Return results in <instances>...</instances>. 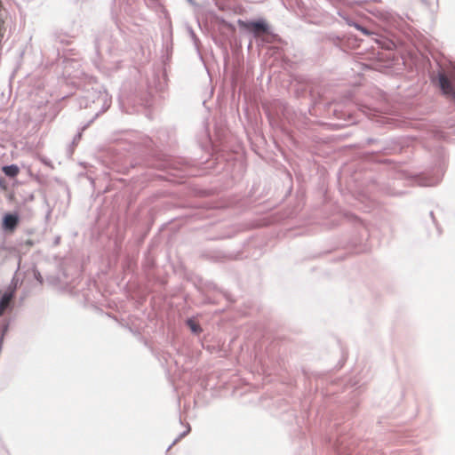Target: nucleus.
<instances>
[{"mask_svg":"<svg viewBox=\"0 0 455 455\" xmlns=\"http://www.w3.org/2000/svg\"><path fill=\"white\" fill-rule=\"evenodd\" d=\"M13 299V292H5L0 299V316L9 308Z\"/></svg>","mask_w":455,"mask_h":455,"instance_id":"4","label":"nucleus"},{"mask_svg":"<svg viewBox=\"0 0 455 455\" xmlns=\"http://www.w3.org/2000/svg\"><path fill=\"white\" fill-rule=\"evenodd\" d=\"M439 85L443 94L455 98V74L451 78L447 77L444 74H440Z\"/></svg>","mask_w":455,"mask_h":455,"instance_id":"1","label":"nucleus"},{"mask_svg":"<svg viewBox=\"0 0 455 455\" xmlns=\"http://www.w3.org/2000/svg\"><path fill=\"white\" fill-rule=\"evenodd\" d=\"M239 26L250 32L259 36L261 33H265L267 30V27L265 23L260 21H242L239 20Z\"/></svg>","mask_w":455,"mask_h":455,"instance_id":"2","label":"nucleus"},{"mask_svg":"<svg viewBox=\"0 0 455 455\" xmlns=\"http://www.w3.org/2000/svg\"><path fill=\"white\" fill-rule=\"evenodd\" d=\"M26 244H27L28 246H33V245H34V243H33V241H32V240H27V241H26Z\"/></svg>","mask_w":455,"mask_h":455,"instance_id":"8","label":"nucleus"},{"mask_svg":"<svg viewBox=\"0 0 455 455\" xmlns=\"http://www.w3.org/2000/svg\"><path fill=\"white\" fill-rule=\"evenodd\" d=\"M3 172L6 176L15 177L19 174L20 169L17 165L12 164L3 167Z\"/></svg>","mask_w":455,"mask_h":455,"instance_id":"5","label":"nucleus"},{"mask_svg":"<svg viewBox=\"0 0 455 455\" xmlns=\"http://www.w3.org/2000/svg\"><path fill=\"white\" fill-rule=\"evenodd\" d=\"M20 223V218L17 214L7 213L2 220V229L4 231L13 233Z\"/></svg>","mask_w":455,"mask_h":455,"instance_id":"3","label":"nucleus"},{"mask_svg":"<svg viewBox=\"0 0 455 455\" xmlns=\"http://www.w3.org/2000/svg\"><path fill=\"white\" fill-rule=\"evenodd\" d=\"M188 323L194 332H199L201 331L199 325L195 323L193 321L189 320Z\"/></svg>","mask_w":455,"mask_h":455,"instance_id":"6","label":"nucleus"},{"mask_svg":"<svg viewBox=\"0 0 455 455\" xmlns=\"http://www.w3.org/2000/svg\"><path fill=\"white\" fill-rule=\"evenodd\" d=\"M357 28H358L359 30H361L363 33H364V34H368V31H367V29H366V28H362V27H360V26H357Z\"/></svg>","mask_w":455,"mask_h":455,"instance_id":"7","label":"nucleus"}]
</instances>
